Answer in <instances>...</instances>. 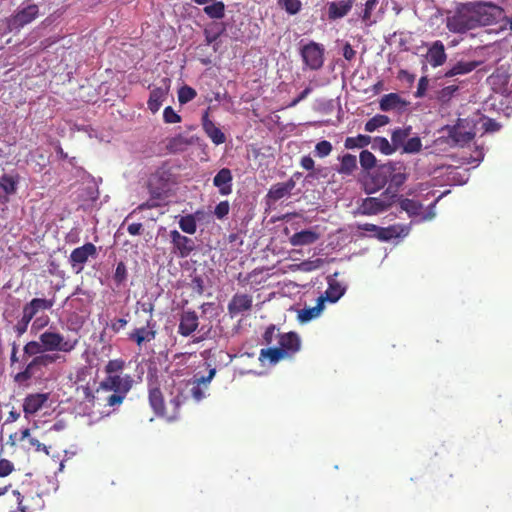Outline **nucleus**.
I'll return each instance as SVG.
<instances>
[{"label": "nucleus", "mask_w": 512, "mask_h": 512, "mask_svg": "<svg viewBox=\"0 0 512 512\" xmlns=\"http://www.w3.org/2000/svg\"><path fill=\"white\" fill-rule=\"evenodd\" d=\"M493 11L499 12L496 6L492 5L461 3L454 11L447 13L446 28L452 33L463 34L477 27L490 25L495 21Z\"/></svg>", "instance_id": "obj_1"}, {"label": "nucleus", "mask_w": 512, "mask_h": 512, "mask_svg": "<svg viewBox=\"0 0 512 512\" xmlns=\"http://www.w3.org/2000/svg\"><path fill=\"white\" fill-rule=\"evenodd\" d=\"M41 346L36 340L27 342L23 347L22 361L25 366L22 371L14 376L17 383H26L32 379L42 380L49 368L57 362L61 355L57 353H41Z\"/></svg>", "instance_id": "obj_2"}, {"label": "nucleus", "mask_w": 512, "mask_h": 512, "mask_svg": "<svg viewBox=\"0 0 512 512\" xmlns=\"http://www.w3.org/2000/svg\"><path fill=\"white\" fill-rule=\"evenodd\" d=\"M175 393L168 405H165L161 390L158 387L149 389V404L157 416L164 417L168 421L178 417L180 406L185 402L186 397L179 387L175 388Z\"/></svg>", "instance_id": "obj_3"}, {"label": "nucleus", "mask_w": 512, "mask_h": 512, "mask_svg": "<svg viewBox=\"0 0 512 512\" xmlns=\"http://www.w3.org/2000/svg\"><path fill=\"white\" fill-rule=\"evenodd\" d=\"M55 304V298H32L29 302L25 303L22 308L21 317L13 326V330L18 337H21L28 330L30 322L38 317L41 311L50 310Z\"/></svg>", "instance_id": "obj_4"}, {"label": "nucleus", "mask_w": 512, "mask_h": 512, "mask_svg": "<svg viewBox=\"0 0 512 512\" xmlns=\"http://www.w3.org/2000/svg\"><path fill=\"white\" fill-rule=\"evenodd\" d=\"M38 345L41 346V353H48L53 351H60L69 353L73 351L77 344L78 339H64V336L58 332L45 331L39 336Z\"/></svg>", "instance_id": "obj_5"}, {"label": "nucleus", "mask_w": 512, "mask_h": 512, "mask_svg": "<svg viewBox=\"0 0 512 512\" xmlns=\"http://www.w3.org/2000/svg\"><path fill=\"white\" fill-rule=\"evenodd\" d=\"M396 199L385 191L379 197H367L362 199L357 208V212L361 215L372 216L387 211Z\"/></svg>", "instance_id": "obj_6"}, {"label": "nucleus", "mask_w": 512, "mask_h": 512, "mask_svg": "<svg viewBox=\"0 0 512 512\" xmlns=\"http://www.w3.org/2000/svg\"><path fill=\"white\" fill-rule=\"evenodd\" d=\"M142 310L149 313V318L146 320V325L134 329L129 334V339L135 342L138 347H141L144 343L153 341L157 334L156 322L154 321L152 314L153 305L151 303H144L142 304Z\"/></svg>", "instance_id": "obj_7"}, {"label": "nucleus", "mask_w": 512, "mask_h": 512, "mask_svg": "<svg viewBox=\"0 0 512 512\" xmlns=\"http://www.w3.org/2000/svg\"><path fill=\"white\" fill-rule=\"evenodd\" d=\"M389 161L379 164L374 170L367 173L363 180V190L366 194H373L380 191L388 184Z\"/></svg>", "instance_id": "obj_8"}, {"label": "nucleus", "mask_w": 512, "mask_h": 512, "mask_svg": "<svg viewBox=\"0 0 512 512\" xmlns=\"http://www.w3.org/2000/svg\"><path fill=\"white\" fill-rule=\"evenodd\" d=\"M388 187L384 190L386 194L397 198L399 189L409 177L407 166L401 161H389Z\"/></svg>", "instance_id": "obj_9"}, {"label": "nucleus", "mask_w": 512, "mask_h": 512, "mask_svg": "<svg viewBox=\"0 0 512 512\" xmlns=\"http://www.w3.org/2000/svg\"><path fill=\"white\" fill-rule=\"evenodd\" d=\"M324 54V46L314 41H310L308 44H305L300 50L303 63L310 70L314 71H317L323 67Z\"/></svg>", "instance_id": "obj_10"}, {"label": "nucleus", "mask_w": 512, "mask_h": 512, "mask_svg": "<svg viewBox=\"0 0 512 512\" xmlns=\"http://www.w3.org/2000/svg\"><path fill=\"white\" fill-rule=\"evenodd\" d=\"M98 255L97 247L91 243H85L84 245L75 248L72 250L69 256V263L75 273H80L83 271L84 266L88 259L96 258Z\"/></svg>", "instance_id": "obj_11"}, {"label": "nucleus", "mask_w": 512, "mask_h": 512, "mask_svg": "<svg viewBox=\"0 0 512 512\" xmlns=\"http://www.w3.org/2000/svg\"><path fill=\"white\" fill-rule=\"evenodd\" d=\"M172 252L180 258L188 257L195 250V242L193 239L182 235L177 230H171L169 233Z\"/></svg>", "instance_id": "obj_12"}, {"label": "nucleus", "mask_w": 512, "mask_h": 512, "mask_svg": "<svg viewBox=\"0 0 512 512\" xmlns=\"http://www.w3.org/2000/svg\"><path fill=\"white\" fill-rule=\"evenodd\" d=\"M133 382L134 380L130 374L111 375L105 377L103 387L126 397L133 386Z\"/></svg>", "instance_id": "obj_13"}, {"label": "nucleus", "mask_w": 512, "mask_h": 512, "mask_svg": "<svg viewBox=\"0 0 512 512\" xmlns=\"http://www.w3.org/2000/svg\"><path fill=\"white\" fill-rule=\"evenodd\" d=\"M338 275L339 273L335 272L327 277L328 287L325 293L318 297L323 299L324 304L325 302L336 303L346 292V286L336 279Z\"/></svg>", "instance_id": "obj_14"}, {"label": "nucleus", "mask_w": 512, "mask_h": 512, "mask_svg": "<svg viewBox=\"0 0 512 512\" xmlns=\"http://www.w3.org/2000/svg\"><path fill=\"white\" fill-rule=\"evenodd\" d=\"M164 85L161 87H155L151 90L149 99L147 101L148 109L153 113H157L166 100L170 88V80L168 78L163 79Z\"/></svg>", "instance_id": "obj_15"}, {"label": "nucleus", "mask_w": 512, "mask_h": 512, "mask_svg": "<svg viewBox=\"0 0 512 512\" xmlns=\"http://www.w3.org/2000/svg\"><path fill=\"white\" fill-rule=\"evenodd\" d=\"M198 138L195 136H186L184 134H177L167 139L166 150L170 154H178L186 151L188 147L193 146Z\"/></svg>", "instance_id": "obj_16"}, {"label": "nucleus", "mask_w": 512, "mask_h": 512, "mask_svg": "<svg viewBox=\"0 0 512 512\" xmlns=\"http://www.w3.org/2000/svg\"><path fill=\"white\" fill-rule=\"evenodd\" d=\"M39 9L36 4H29L17 11L11 19L14 28H21L31 23L38 16Z\"/></svg>", "instance_id": "obj_17"}, {"label": "nucleus", "mask_w": 512, "mask_h": 512, "mask_svg": "<svg viewBox=\"0 0 512 512\" xmlns=\"http://www.w3.org/2000/svg\"><path fill=\"white\" fill-rule=\"evenodd\" d=\"M199 326V318L195 311L186 310L180 315L178 333L181 336H190Z\"/></svg>", "instance_id": "obj_18"}, {"label": "nucleus", "mask_w": 512, "mask_h": 512, "mask_svg": "<svg viewBox=\"0 0 512 512\" xmlns=\"http://www.w3.org/2000/svg\"><path fill=\"white\" fill-rule=\"evenodd\" d=\"M215 374H216V369L212 368V369H210L209 374L207 376H201V377L194 378L193 382L191 383L192 386L189 391H190L192 398L195 401L199 402L205 398L206 389L208 388V385H209L210 381L213 379V377L215 376Z\"/></svg>", "instance_id": "obj_19"}, {"label": "nucleus", "mask_w": 512, "mask_h": 512, "mask_svg": "<svg viewBox=\"0 0 512 512\" xmlns=\"http://www.w3.org/2000/svg\"><path fill=\"white\" fill-rule=\"evenodd\" d=\"M253 298L249 294L236 293L228 303V312L235 316L251 310Z\"/></svg>", "instance_id": "obj_20"}, {"label": "nucleus", "mask_w": 512, "mask_h": 512, "mask_svg": "<svg viewBox=\"0 0 512 512\" xmlns=\"http://www.w3.org/2000/svg\"><path fill=\"white\" fill-rule=\"evenodd\" d=\"M49 400V393L28 394L23 402V411L26 415H34L41 410Z\"/></svg>", "instance_id": "obj_21"}, {"label": "nucleus", "mask_w": 512, "mask_h": 512, "mask_svg": "<svg viewBox=\"0 0 512 512\" xmlns=\"http://www.w3.org/2000/svg\"><path fill=\"white\" fill-rule=\"evenodd\" d=\"M279 348H283L284 355L291 357L300 350L301 341L295 332H288L279 335Z\"/></svg>", "instance_id": "obj_22"}, {"label": "nucleus", "mask_w": 512, "mask_h": 512, "mask_svg": "<svg viewBox=\"0 0 512 512\" xmlns=\"http://www.w3.org/2000/svg\"><path fill=\"white\" fill-rule=\"evenodd\" d=\"M201 120L204 132L215 145H221L226 141L225 134L209 119L208 110L204 112Z\"/></svg>", "instance_id": "obj_23"}, {"label": "nucleus", "mask_w": 512, "mask_h": 512, "mask_svg": "<svg viewBox=\"0 0 512 512\" xmlns=\"http://www.w3.org/2000/svg\"><path fill=\"white\" fill-rule=\"evenodd\" d=\"M296 182L292 178L283 183H276L269 189L266 198L269 201L277 202L280 199L287 197L291 194V191L295 188Z\"/></svg>", "instance_id": "obj_24"}, {"label": "nucleus", "mask_w": 512, "mask_h": 512, "mask_svg": "<svg viewBox=\"0 0 512 512\" xmlns=\"http://www.w3.org/2000/svg\"><path fill=\"white\" fill-rule=\"evenodd\" d=\"M232 172L228 168L220 169L213 178V185L218 188L219 193L227 196L232 193Z\"/></svg>", "instance_id": "obj_25"}, {"label": "nucleus", "mask_w": 512, "mask_h": 512, "mask_svg": "<svg viewBox=\"0 0 512 512\" xmlns=\"http://www.w3.org/2000/svg\"><path fill=\"white\" fill-rule=\"evenodd\" d=\"M426 57L432 67L442 66L447 60L444 44L440 40L434 41L428 48Z\"/></svg>", "instance_id": "obj_26"}, {"label": "nucleus", "mask_w": 512, "mask_h": 512, "mask_svg": "<svg viewBox=\"0 0 512 512\" xmlns=\"http://www.w3.org/2000/svg\"><path fill=\"white\" fill-rule=\"evenodd\" d=\"M355 0L332 1L328 3V18L337 20L345 17L352 9Z\"/></svg>", "instance_id": "obj_27"}, {"label": "nucleus", "mask_w": 512, "mask_h": 512, "mask_svg": "<svg viewBox=\"0 0 512 512\" xmlns=\"http://www.w3.org/2000/svg\"><path fill=\"white\" fill-rule=\"evenodd\" d=\"M482 64L481 61H464L459 60L453 64L445 73L444 77L452 78L458 75H466L474 71Z\"/></svg>", "instance_id": "obj_28"}, {"label": "nucleus", "mask_w": 512, "mask_h": 512, "mask_svg": "<svg viewBox=\"0 0 512 512\" xmlns=\"http://www.w3.org/2000/svg\"><path fill=\"white\" fill-rule=\"evenodd\" d=\"M409 103L402 99L397 93L385 94L379 101L381 111L387 112L391 110H402Z\"/></svg>", "instance_id": "obj_29"}, {"label": "nucleus", "mask_w": 512, "mask_h": 512, "mask_svg": "<svg viewBox=\"0 0 512 512\" xmlns=\"http://www.w3.org/2000/svg\"><path fill=\"white\" fill-rule=\"evenodd\" d=\"M320 235L311 229L302 230L294 233L289 241L292 246H305L315 243Z\"/></svg>", "instance_id": "obj_30"}, {"label": "nucleus", "mask_w": 512, "mask_h": 512, "mask_svg": "<svg viewBox=\"0 0 512 512\" xmlns=\"http://www.w3.org/2000/svg\"><path fill=\"white\" fill-rule=\"evenodd\" d=\"M324 309L323 299H317V304L314 307H305L297 311V319L301 323H307L320 316Z\"/></svg>", "instance_id": "obj_31"}, {"label": "nucleus", "mask_w": 512, "mask_h": 512, "mask_svg": "<svg viewBox=\"0 0 512 512\" xmlns=\"http://www.w3.org/2000/svg\"><path fill=\"white\" fill-rule=\"evenodd\" d=\"M340 162L336 171L340 175L350 176L357 170V158L355 155L346 153L338 157Z\"/></svg>", "instance_id": "obj_32"}, {"label": "nucleus", "mask_w": 512, "mask_h": 512, "mask_svg": "<svg viewBox=\"0 0 512 512\" xmlns=\"http://www.w3.org/2000/svg\"><path fill=\"white\" fill-rule=\"evenodd\" d=\"M411 132V126L405 128H396L395 130H393L391 134V144L394 147V152H396L399 149H403Z\"/></svg>", "instance_id": "obj_33"}, {"label": "nucleus", "mask_w": 512, "mask_h": 512, "mask_svg": "<svg viewBox=\"0 0 512 512\" xmlns=\"http://www.w3.org/2000/svg\"><path fill=\"white\" fill-rule=\"evenodd\" d=\"M474 136L475 134L473 132L465 130L460 125L454 126L450 131V137L452 140L461 146L469 143L474 138Z\"/></svg>", "instance_id": "obj_34"}, {"label": "nucleus", "mask_w": 512, "mask_h": 512, "mask_svg": "<svg viewBox=\"0 0 512 512\" xmlns=\"http://www.w3.org/2000/svg\"><path fill=\"white\" fill-rule=\"evenodd\" d=\"M372 141V137L369 135L358 134L354 137H347L344 141V147L346 149H363L367 147Z\"/></svg>", "instance_id": "obj_35"}, {"label": "nucleus", "mask_w": 512, "mask_h": 512, "mask_svg": "<svg viewBox=\"0 0 512 512\" xmlns=\"http://www.w3.org/2000/svg\"><path fill=\"white\" fill-rule=\"evenodd\" d=\"M359 163L362 170L367 173L371 172L378 166L375 155L369 150H362L360 152Z\"/></svg>", "instance_id": "obj_36"}, {"label": "nucleus", "mask_w": 512, "mask_h": 512, "mask_svg": "<svg viewBox=\"0 0 512 512\" xmlns=\"http://www.w3.org/2000/svg\"><path fill=\"white\" fill-rule=\"evenodd\" d=\"M284 358H286V356L284 355V350L283 348H279V346L261 349L259 356L260 360L268 359L272 364H275Z\"/></svg>", "instance_id": "obj_37"}, {"label": "nucleus", "mask_w": 512, "mask_h": 512, "mask_svg": "<svg viewBox=\"0 0 512 512\" xmlns=\"http://www.w3.org/2000/svg\"><path fill=\"white\" fill-rule=\"evenodd\" d=\"M371 147L373 150H379L384 155H392L394 153V147L385 137L372 138Z\"/></svg>", "instance_id": "obj_38"}, {"label": "nucleus", "mask_w": 512, "mask_h": 512, "mask_svg": "<svg viewBox=\"0 0 512 512\" xmlns=\"http://www.w3.org/2000/svg\"><path fill=\"white\" fill-rule=\"evenodd\" d=\"M399 205L400 208L407 212L409 216L419 215L422 209V204L420 202L409 198H401Z\"/></svg>", "instance_id": "obj_39"}, {"label": "nucleus", "mask_w": 512, "mask_h": 512, "mask_svg": "<svg viewBox=\"0 0 512 512\" xmlns=\"http://www.w3.org/2000/svg\"><path fill=\"white\" fill-rule=\"evenodd\" d=\"M390 122V118L383 114H377L369 119L364 126L366 132H374L380 127L387 125Z\"/></svg>", "instance_id": "obj_40"}, {"label": "nucleus", "mask_w": 512, "mask_h": 512, "mask_svg": "<svg viewBox=\"0 0 512 512\" xmlns=\"http://www.w3.org/2000/svg\"><path fill=\"white\" fill-rule=\"evenodd\" d=\"M401 229L399 226L392 225L389 227H379L378 234H375L376 238L381 241H389L393 238L399 237Z\"/></svg>", "instance_id": "obj_41"}, {"label": "nucleus", "mask_w": 512, "mask_h": 512, "mask_svg": "<svg viewBox=\"0 0 512 512\" xmlns=\"http://www.w3.org/2000/svg\"><path fill=\"white\" fill-rule=\"evenodd\" d=\"M204 13L212 19H221L225 15V5L222 1L214 2L204 7Z\"/></svg>", "instance_id": "obj_42"}, {"label": "nucleus", "mask_w": 512, "mask_h": 512, "mask_svg": "<svg viewBox=\"0 0 512 512\" xmlns=\"http://www.w3.org/2000/svg\"><path fill=\"white\" fill-rule=\"evenodd\" d=\"M178 224L180 229L187 234H194L197 231V222L192 214L182 216Z\"/></svg>", "instance_id": "obj_43"}, {"label": "nucleus", "mask_w": 512, "mask_h": 512, "mask_svg": "<svg viewBox=\"0 0 512 512\" xmlns=\"http://www.w3.org/2000/svg\"><path fill=\"white\" fill-rule=\"evenodd\" d=\"M278 6L285 10L289 15H296L302 9L300 0H278Z\"/></svg>", "instance_id": "obj_44"}, {"label": "nucleus", "mask_w": 512, "mask_h": 512, "mask_svg": "<svg viewBox=\"0 0 512 512\" xmlns=\"http://www.w3.org/2000/svg\"><path fill=\"white\" fill-rule=\"evenodd\" d=\"M125 368V361L123 359L109 360L106 364L104 371L107 376L120 375Z\"/></svg>", "instance_id": "obj_45"}, {"label": "nucleus", "mask_w": 512, "mask_h": 512, "mask_svg": "<svg viewBox=\"0 0 512 512\" xmlns=\"http://www.w3.org/2000/svg\"><path fill=\"white\" fill-rule=\"evenodd\" d=\"M378 4V0H366L364 4V9L361 13V18L363 22L370 26L373 23H375L374 20H371L372 12L375 10L376 6Z\"/></svg>", "instance_id": "obj_46"}, {"label": "nucleus", "mask_w": 512, "mask_h": 512, "mask_svg": "<svg viewBox=\"0 0 512 512\" xmlns=\"http://www.w3.org/2000/svg\"><path fill=\"white\" fill-rule=\"evenodd\" d=\"M196 96V90L188 85H184L178 90V101L180 104H186L192 101Z\"/></svg>", "instance_id": "obj_47"}, {"label": "nucleus", "mask_w": 512, "mask_h": 512, "mask_svg": "<svg viewBox=\"0 0 512 512\" xmlns=\"http://www.w3.org/2000/svg\"><path fill=\"white\" fill-rule=\"evenodd\" d=\"M422 149V141L418 136L407 139L405 146L402 149L403 153L415 154L420 152Z\"/></svg>", "instance_id": "obj_48"}, {"label": "nucleus", "mask_w": 512, "mask_h": 512, "mask_svg": "<svg viewBox=\"0 0 512 512\" xmlns=\"http://www.w3.org/2000/svg\"><path fill=\"white\" fill-rule=\"evenodd\" d=\"M0 190L4 194H13L16 191V181L9 175H4L0 181Z\"/></svg>", "instance_id": "obj_49"}, {"label": "nucleus", "mask_w": 512, "mask_h": 512, "mask_svg": "<svg viewBox=\"0 0 512 512\" xmlns=\"http://www.w3.org/2000/svg\"><path fill=\"white\" fill-rule=\"evenodd\" d=\"M123 395L116 393V392H110L107 397L105 398V401L101 405L102 407H117L120 406L124 399Z\"/></svg>", "instance_id": "obj_50"}, {"label": "nucleus", "mask_w": 512, "mask_h": 512, "mask_svg": "<svg viewBox=\"0 0 512 512\" xmlns=\"http://www.w3.org/2000/svg\"><path fill=\"white\" fill-rule=\"evenodd\" d=\"M459 87L457 85H449L443 87L441 90L438 91L437 98L441 102H448L453 95L458 91Z\"/></svg>", "instance_id": "obj_51"}, {"label": "nucleus", "mask_w": 512, "mask_h": 512, "mask_svg": "<svg viewBox=\"0 0 512 512\" xmlns=\"http://www.w3.org/2000/svg\"><path fill=\"white\" fill-rule=\"evenodd\" d=\"M332 144L327 140L318 142L315 146V154L319 158L327 157L332 152Z\"/></svg>", "instance_id": "obj_52"}, {"label": "nucleus", "mask_w": 512, "mask_h": 512, "mask_svg": "<svg viewBox=\"0 0 512 512\" xmlns=\"http://www.w3.org/2000/svg\"><path fill=\"white\" fill-rule=\"evenodd\" d=\"M161 177L158 173H155L151 176L148 183L149 193L153 199H160L163 194V187H154V181L160 180Z\"/></svg>", "instance_id": "obj_53"}, {"label": "nucleus", "mask_w": 512, "mask_h": 512, "mask_svg": "<svg viewBox=\"0 0 512 512\" xmlns=\"http://www.w3.org/2000/svg\"><path fill=\"white\" fill-rule=\"evenodd\" d=\"M163 120L167 124H175L181 122V116L171 106H167L163 111Z\"/></svg>", "instance_id": "obj_54"}, {"label": "nucleus", "mask_w": 512, "mask_h": 512, "mask_svg": "<svg viewBox=\"0 0 512 512\" xmlns=\"http://www.w3.org/2000/svg\"><path fill=\"white\" fill-rule=\"evenodd\" d=\"M110 392H112L110 389L103 387V381H101L95 390V405L101 406Z\"/></svg>", "instance_id": "obj_55"}, {"label": "nucleus", "mask_w": 512, "mask_h": 512, "mask_svg": "<svg viewBox=\"0 0 512 512\" xmlns=\"http://www.w3.org/2000/svg\"><path fill=\"white\" fill-rule=\"evenodd\" d=\"M230 211V205L228 201H221L218 203L214 209V215L217 219H224Z\"/></svg>", "instance_id": "obj_56"}, {"label": "nucleus", "mask_w": 512, "mask_h": 512, "mask_svg": "<svg viewBox=\"0 0 512 512\" xmlns=\"http://www.w3.org/2000/svg\"><path fill=\"white\" fill-rule=\"evenodd\" d=\"M279 335H281V333H278L275 325H270L266 328L263 334V340L267 345H270L273 343L274 339H279Z\"/></svg>", "instance_id": "obj_57"}, {"label": "nucleus", "mask_w": 512, "mask_h": 512, "mask_svg": "<svg viewBox=\"0 0 512 512\" xmlns=\"http://www.w3.org/2000/svg\"><path fill=\"white\" fill-rule=\"evenodd\" d=\"M157 206H158V203H157V202H155L154 200H148V201H146V202H143V203L139 204V205H138V206H137V207H136L132 212H130V213L126 216V218H125V220H124L123 224H124V223H125V222L130 218V217H132L136 212H141V211H144V210L153 209V208H156Z\"/></svg>", "instance_id": "obj_58"}, {"label": "nucleus", "mask_w": 512, "mask_h": 512, "mask_svg": "<svg viewBox=\"0 0 512 512\" xmlns=\"http://www.w3.org/2000/svg\"><path fill=\"white\" fill-rule=\"evenodd\" d=\"M324 264V260L316 258L314 260H307L301 263V269L303 271H313L319 269Z\"/></svg>", "instance_id": "obj_59"}, {"label": "nucleus", "mask_w": 512, "mask_h": 512, "mask_svg": "<svg viewBox=\"0 0 512 512\" xmlns=\"http://www.w3.org/2000/svg\"><path fill=\"white\" fill-rule=\"evenodd\" d=\"M14 470V465L8 459L0 456V477L8 476Z\"/></svg>", "instance_id": "obj_60"}, {"label": "nucleus", "mask_w": 512, "mask_h": 512, "mask_svg": "<svg viewBox=\"0 0 512 512\" xmlns=\"http://www.w3.org/2000/svg\"><path fill=\"white\" fill-rule=\"evenodd\" d=\"M126 276L127 270L125 264L123 262L118 263L114 273V280L117 283H122L126 279Z\"/></svg>", "instance_id": "obj_61"}, {"label": "nucleus", "mask_w": 512, "mask_h": 512, "mask_svg": "<svg viewBox=\"0 0 512 512\" xmlns=\"http://www.w3.org/2000/svg\"><path fill=\"white\" fill-rule=\"evenodd\" d=\"M80 389L83 394V400L94 406L95 405V391H93L89 387V385L81 386Z\"/></svg>", "instance_id": "obj_62"}, {"label": "nucleus", "mask_w": 512, "mask_h": 512, "mask_svg": "<svg viewBox=\"0 0 512 512\" xmlns=\"http://www.w3.org/2000/svg\"><path fill=\"white\" fill-rule=\"evenodd\" d=\"M429 84V80L426 76H423L419 79L417 90L415 92V97L420 98L423 97L427 91Z\"/></svg>", "instance_id": "obj_63"}, {"label": "nucleus", "mask_w": 512, "mask_h": 512, "mask_svg": "<svg viewBox=\"0 0 512 512\" xmlns=\"http://www.w3.org/2000/svg\"><path fill=\"white\" fill-rule=\"evenodd\" d=\"M49 323V317L47 315L45 316H38L34 319L32 323V329L40 330L43 327L47 326Z\"/></svg>", "instance_id": "obj_64"}]
</instances>
